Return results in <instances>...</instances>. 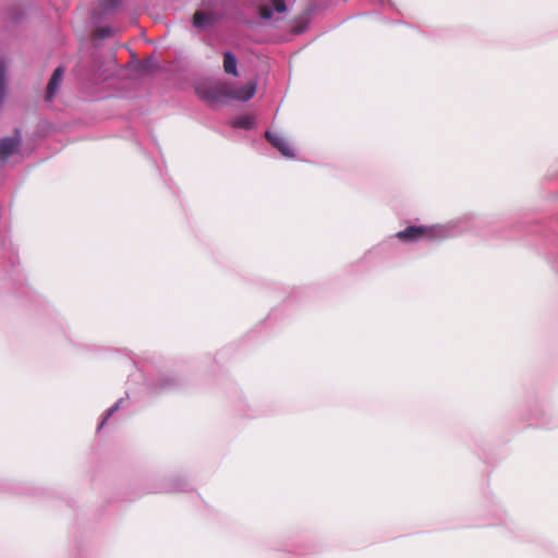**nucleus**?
<instances>
[{
    "label": "nucleus",
    "mask_w": 558,
    "mask_h": 558,
    "mask_svg": "<svg viewBox=\"0 0 558 558\" xmlns=\"http://www.w3.org/2000/svg\"><path fill=\"white\" fill-rule=\"evenodd\" d=\"M450 235L448 228L444 226L433 227H408L407 229L399 231L397 236L404 241H416L423 238L428 239H440Z\"/></svg>",
    "instance_id": "nucleus-1"
},
{
    "label": "nucleus",
    "mask_w": 558,
    "mask_h": 558,
    "mask_svg": "<svg viewBox=\"0 0 558 558\" xmlns=\"http://www.w3.org/2000/svg\"><path fill=\"white\" fill-rule=\"evenodd\" d=\"M21 144V137H9L4 138L0 143V157L2 160H7L13 153L19 149Z\"/></svg>",
    "instance_id": "nucleus-6"
},
{
    "label": "nucleus",
    "mask_w": 558,
    "mask_h": 558,
    "mask_svg": "<svg viewBox=\"0 0 558 558\" xmlns=\"http://www.w3.org/2000/svg\"><path fill=\"white\" fill-rule=\"evenodd\" d=\"M288 0H262L259 5L260 16L271 19L275 13H282L287 10Z\"/></svg>",
    "instance_id": "nucleus-3"
},
{
    "label": "nucleus",
    "mask_w": 558,
    "mask_h": 558,
    "mask_svg": "<svg viewBox=\"0 0 558 558\" xmlns=\"http://www.w3.org/2000/svg\"><path fill=\"white\" fill-rule=\"evenodd\" d=\"M63 70L61 68H57L48 83V87H47V96H46V99L47 101H52L57 90L59 89L60 85H61V82L63 80Z\"/></svg>",
    "instance_id": "nucleus-7"
},
{
    "label": "nucleus",
    "mask_w": 558,
    "mask_h": 558,
    "mask_svg": "<svg viewBox=\"0 0 558 558\" xmlns=\"http://www.w3.org/2000/svg\"><path fill=\"white\" fill-rule=\"evenodd\" d=\"M223 69L229 74H232V75L238 74V60H236L235 56L230 51H227L225 53Z\"/></svg>",
    "instance_id": "nucleus-9"
},
{
    "label": "nucleus",
    "mask_w": 558,
    "mask_h": 558,
    "mask_svg": "<svg viewBox=\"0 0 558 558\" xmlns=\"http://www.w3.org/2000/svg\"><path fill=\"white\" fill-rule=\"evenodd\" d=\"M5 63L0 58V105L2 104L5 96V84H4Z\"/></svg>",
    "instance_id": "nucleus-10"
},
{
    "label": "nucleus",
    "mask_w": 558,
    "mask_h": 558,
    "mask_svg": "<svg viewBox=\"0 0 558 558\" xmlns=\"http://www.w3.org/2000/svg\"><path fill=\"white\" fill-rule=\"evenodd\" d=\"M197 96L209 105H215L229 98L226 86L219 82H203L196 86Z\"/></svg>",
    "instance_id": "nucleus-2"
},
{
    "label": "nucleus",
    "mask_w": 558,
    "mask_h": 558,
    "mask_svg": "<svg viewBox=\"0 0 558 558\" xmlns=\"http://www.w3.org/2000/svg\"><path fill=\"white\" fill-rule=\"evenodd\" d=\"M234 125L240 128H250L253 125V118L248 116L240 117L234 121Z\"/></svg>",
    "instance_id": "nucleus-11"
},
{
    "label": "nucleus",
    "mask_w": 558,
    "mask_h": 558,
    "mask_svg": "<svg viewBox=\"0 0 558 558\" xmlns=\"http://www.w3.org/2000/svg\"><path fill=\"white\" fill-rule=\"evenodd\" d=\"M214 22V16L207 12L198 11L193 16V25L197 28H206Z\"/></svg>",
    "instance_id": "nucleus-8"
},
{
    "label": "nucleus",
    "mask_w": 558,
    "mask_h": 558,
    "mask_svg": "<svg viewBox=\"0 0 558 558\" xmlns=\"http://www.w3.org/2000/svg\"><path fill=\"white\" fill-rule=\"evenodd\" d=\"M256 88V82H248L244 86L233 90L232 93H229V98L240 101H247L255 95Z\"/></svg>",
    "instance_id": "nucleus-5"
},
{
    "label": "nucleus",
    "mask_w": 558,
    "mask_h": 558,
    "mask_svg": "<svg viewBox=\"0 0 558 558\" xmlns=\"http://www.w3.org/2000/svg\"><path fill=\"white\" fill-rule=\"evenodd\" d=\"M120 402H121V400H120V401H118L114 405H112V407L107 411V414H106L105 418L100 422V424H99V427H98V428H101V427L105 425L106 420H107L110 415H112V413H114V412L119 409V407H120Z\"/></svg>",
    "instance_id": "nucleus-12"
},
{
    "label": "nucleus",
    "mask_w": 558,
    "mask_h": 558,
    "mask_svg": "<svg viewBox=\"0 0 558 558\" xmlns=\"http://www.w3.org/2000/svg\"><path fill=\"white\" fill-rule=\"evenodd\" d=\"M266 137L275 147L280 150L283 156L288 158L294 157L292 147L281 134L268 131L266 132Z\"/></svg>",
    "instance_id": "nucleus-4"
}]
</instances>
